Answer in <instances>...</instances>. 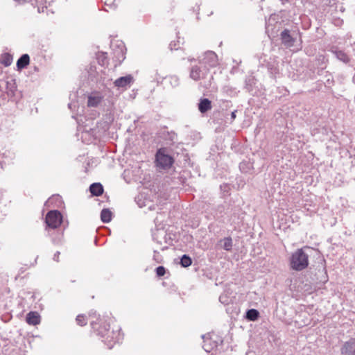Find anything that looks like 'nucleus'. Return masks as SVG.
I'll return each mask as SVG.
<instances>
[{
  "label": "nucleus",
  "instance_id": "nucleus-1",
  "mask_svg": "<svg viewBox=\"0 0 355 355\" xmlns=\"http://www.w3.org/2000/svg\"><path fill=\"white\" fill-rule=\"evenodd\" d=\"M97 325L98 324L96 322H91V326L97 331L98 335L103 338V342L107 345L109 349H112L115 343H119L122 340L123 336L119 331H110L109 324L104 323L103 325L101 324L99 327H97Z\"/></svg>",
  "mask_w": 355,
  "mask_h": 355
},
{
  "label": "nucleus",
  "instance_id": "nucleus-2",
  "mask_svg": "<svg viewBox=\"0 0 355 355\" xmlns=\"http://www.w3.org/2000/svg\"><path fill=\"white\" fill-rule=\"evenodd\" d=\"M305 249L309 248L297 249L295 251L290 258L291 268L301 271L306 268L309 266V254L305 252Z\"/></svg>",
  "mask_w": 355,
  "mask_h": 355
},
{
  "label": "nucleus",
  "instance_id": "nucleus-3",
  "mask_svg": "<svg viewBox=\"0 0 355 355\" xmlns=\"http://www.w3.org/2000/svg\"><path fill=\"white\" fill-rule=\"evenodd\" d=\"M174 162L173 158L166 154V149L161 148L157 150L155 155V164L157 167L167 170L171 168Z\"/></svg>",
  "mask_w": 355,
  "mask_h": 355
},
{
  "label": "nucleus",
  "instance_id": "nucleus-4",
  "mask_svg": "<svg viewBox=\"0 0 355 355\" xmlns=\"http://www.w3.org/2000/svg\"><path fill=\"white\" fill-rule=\"evenodd\" d=\"M62 222V216L58 210L49 211L45 217L46 226L51 229L58 228Z\"/></svg>",
  "mask_w": 355,
  "mask_h": 355
},
{
  "label": "nucleus",
  "instance_id": "nucleus-5",
  "mask_svg": "<svg viewBox=\"0 0 355 355\" xmlns=\"http://www.w3.org/2000/svg\"><path fill=\"white\" fill-rule=\"evenodd\" d=\"M198 63L204 67H208L210 70L218 64V56L215 52L208 51L203 54L202 58H198Z\"/></svg>",
  "mask_w": 355,
  "mask_h": 355
},
{
  "label": "nucleus",
  "instance_id": "nucleus-6",
  "mask_svg": "<svg viewBox=\"0 0 355 355\" xmlns=\"http://www.w3.org/2000/svg\"><path fill=\"white\" fill-rule=\"evenodd\" d=\"M209 73V69L208 67H204L199 64V65H193L191 67L189 76L192 80L198 81L205 79Z\"/></svg>",
  "mask_w": 355,
  "mask_h": 355
},
{
  "label": "nucleus",
  "instance_id": "nucleus-7",
  "mask_svg": "<svg viewBox=\"0 0 355 355\" xmlns=\"http://www.w3.org/2000/svg\"><path fill=\"white\" fill-rule=\"evenodd\" d=\"M5 94L6 95V101L8 100L13 101H17L19 95L17 85L14 80L6 82V92Z\"/></svg>",
  "mask_w": 355,
  "mask_h": 355
},
{
  "label": "nucleus",
  "instance_id": "nucleus-8",
  "mask_svg": "<svg viewBox=\"0 0 355 355\" xmlns=\"http://www.w3.org/2000/svg\"><path fill=\"white\" fill-rule=\"evenodd\" d=\"M103 96L98 92H92L87 98V106L97 107L102 102Z\"/></svg>",
  "mask_w": 355,
  "mask_h": 355
},
{
  "label": "nucleus",
  "instance_id": "nucleus-9",
  "mask_svg": "<svg viewBox=\"0 0 355 355\" xmlns=\"http://www.w3.org/2000/svg\"><path fill=\"white\" fill-rule=\"evenodd\" d=\"M281 40L282 44L286 47H291L294 45L295 39L290 33V31L288 29H284L281 33Z\"/></svg>",
  "mask_w": 355,
  "mask_h": 355
},
{
  "label": "nucleus",
  "instance_id": "nucleus-10",
  "mask_svg": "<svg viewBox=\"0 0 355 355\" xmlns=\"http://www.w3.org/2000/svg\"><path fill=\"white\" fill-rule=\"evenodd\" d=\"M355 347V338H352L345 342L340 348L341 355H352L354 347Z\"/></svg>",
  "mask_w": 355,
  "mask_h": 355
},
{
  "label": "nucleus",
  "instance_id": "nucleus-11",
  "mask_svg": "<svg viewBox=\"0 0 355 355\" xmlns=\"http://www.w3.org/2000/svg\"><path fill=\"white\" fill-rule=\"evenodd\" d=\"M133 82V77L131 75H128L125 76H122L117 78L114 84L116 87L119 88H125L128 86H130L131 83Z\"/></svg>",
  "mask_w": 355,
  "mask_h": 355
},
{
  "label": "nucleus",
  "instance_id": "nucleus-12",
  "mask_svg": "<svg viewBox=\"0 0 355 355\" xmlns=\"http://www.w3.org/2000/svg\"><path fill=\"white\" fill-rule=\"evenodd\" d=\"M318 74L322 76V81L324 82L325 87H331L334 85V80L331 73L324 71V69H321L318 70Z\"/></svg>",
  "mask_w": 355,
  "mask_h": 355
},
{
  "label": "nucleus",
  "instance_id": "nucleus-13",
  "mask_svg": "<svg viewBox=\"0 0 355 355\" xmlns=\"http://www.w3.org/2000/svg\"><path fill=\"white\" fill-rule=\"evenodd\" d=\"M26 320L29 324L36 325L40 322V317L38 313L31 311L26 315Z\"/></svg>",
  "mask_w": 355,
  "mask_h": 355
},
{
  "label": "nucleus",
  "instance_id": "nucleus-14",
  "mask_svg": "<svg viewBox=\"0 0 355 355\" xmlns=\"http://www.w3.org/2000/svg\"><path fill=\"white\" fill-rule=\"evenodd\" d=\"M211 109V102L208 98H201L198 103L199 111L204 114Z\"/></svg>",
  "mask_w": 355,
  "mask_h": 355
},
{
  "label": "nucleus",
  "instance_id": "nucleus-15",
  "mask_svg": "<svg viewBox=\"0 0 355 355\" xmlns=\"http://www.w3.org/2000/svg\"><path fill=\"white\" fill-rule=\"evenodd\" d=\"M30 63V57L28 54H23L17 61V67L19 71L26 68Z\"/></svg>",
  "mask_w": 355,
  "mask_h": 355
},
{
  "label": "nucleus",
  "instance_id": "nucleus-16",
  "mask_svg": "<svg viewBox=\"0 0 355 355\" xmlns=\"http://www.w3.org/2000/svg\"><path fill=\"white\" fill-rule=\"evenodd\" d=\"M89 191L92 196H100L103 193V187L101 183L96 182L90 185Z\"/></svg>",
  "mask_w": 355,
  "mask_h": 355
},
{
  "label": "nucleus",
  "instance_id": "nucleus-17",
  "mask_svg": "<svg viewBox=\"0 0 355 355\" xmlns=\"http://www.w3.org/2000/svg\"><path fill=\"white\" fill-rule=\"evenodd\" d=\"M333 53L336 55V58L343 62L347 64L350 61L349 57L343 51L336 49L332 50Z\"/></svg>",
  "mask_w": 355,
  "mask_h": 355
},
{
  "label": "nucleus",
  "instance_id": "nucleus-18",
  "mask_svg": "<svg viewBox=\"0 0 355 355\" xmlns=\"http://www.w3.org/2000/svg\"><path fill=\"white\" fill-rule=\"evenodd\" d=\"M259 318V312L254 309H248L245 313V318L249 321H256Z\"/></svg>",
  "mask_w": 355,
  "mask_h": 355
},
{
  "label": "nucleus",
  "instance_id": "nucleus-19",
  "mask_svg": "<svg viewBox=\"0 0 355 355\" xmlns=\"http://www.w3.org/2000/svg\"><path fill=\"white\" fill-rule=\"evenodd\" d=\"M256 83V80L253 76L246 77L245 79L244 88L248 92H251L253 90L254 85Z\"/></svg>",
  "mask_w": 355,
  "mask_h": 355
},
{
  "label": "nucleus",
  "instance_id": "nucleus-20",
  "mask_svg": "<svg viewBox=\"0 0 355 355\" xmlns=\"http://www.w3.org/2000/svg\"><path fill=\"white\" fill-rule=\"evenodd\" d=\"M112 213L108 209H103L101 212V219L104 223H107L112 220Z\"/></svg>",
  "mask_w": 355,
  "mask_h": 355
},
{
  "label": "nucleus",
  "instance_id": "nucleus-21",
  "mask_svg": "<svg viewBox=\"0 0 355 355\" xmlns=\"http://www.w3.org/2000/svg\"><path fill=\"white\" fill-rule=\"evenodd\" d=\"M160 137L166 141V144H168V141L173 142L175 139V135L173 132H168V130H162L160 133Z\"/></svg>",
  "mask_w": 355,
  "mask_h": 355
},
{
  "label": "nucleus",
  "instance_id": "nucleus-22",
  "mask_svg": "<svg viewBox=\"0 0 355 355\" xmlns=\"http://www.w3.org/2000/svg\"><path fill=\"white\" fill-rule=\"evenodd\" d=\"M220 243H223L222 248L227 250L230 251L232 250V246H233V242L232 239L230 236L225 237L223 239L220 240Z\"/></svg>",
  "mask_w": 355,
  "mask_h": 355
},
{
  "label": "nucleus",
  "instance_id": "nucleus-23",
  "mask_svg": "<svg viewBox=\"0 0 355 355\" xmlns=\"http://www.w3.org/2000/svg\"><path fill=\"white\" fill-rule=\"evenodd\" d=\"M180 263L182 267L187 268L191 265L192 259L189 255L184 254L182 256V257L180 259Z\"/></svg>",
  "mask_w": 355,
  "mask_h": 355
},
{
  "label": "nucleus",
  "instance_id": "nucleus-24",
  "mask_svg": "<svg viewBox=\"0 0 355 355\" xmlns=\"http://www.w3.org/2000/svg\"><path fill=\"white\" fill-rule=\"evenodd\" d=\"M5 355H22V353L19 347L12 346L5 350Z\"/></svg>",
  "mask_w": 355,
  "mask_h": 355
},
{
  "label": "nucleus",
  "instance_id": "nucleus-25",
  "mask_svg": "<svg viewBox=\"0 0 355 355\" xmlns=\"http://www.w3.org/2000/svg\"><path fill=\"white\" fill-rule=\"evenodd\" d=\"M165 82L169 83L173 87H175L179 85V78L176 76H170L165 78Z\"/></svg>",
  "mask_w": 355,
  "mask_h": 355
},
{
  "label": "nucleus",
  "instance_id": "nucleus-26",
  "mask_svg": "<svg viewBox=\"0 0 355 355\" xmlns=\"http://www.w3.org/2000/svg\"><path fill=\"white\" fill-rule=\"evenodd\" d=\"M46 3V0H35V4L37 7L38 12L40 13L44 12V9L47 8Z\"/></svg>",
  "mask_w": 355,
  "mask_h": 355
},
{
  "label": "nucleus",
  "instance_id": "nucleus-27",
  "mask_svg": "<svg viewBox=\"0 0 355 355\" xmlns=\"http://www.w3.org/2000/svg\"><path fill=\"white\" fill-rule=\"evenodd\" d=\"M97 60H98V62L102 66H105V65L107 64L108 61H107V53L101 52L99 54H98Z\"/></svg>",
  "mask_w": 355,
  "mask_h": 355
},
{
  "label": "nucleus",
  "instance_id": "nucleus-28",
  "mask_svg": "<svg viewBox=\"0 0 355 355\" xmlns=\"http://www.w3.org/2000/svg\"><path fill=\"white\" fill-rule=\"evenodd\" d=\"M12 62V57L8 53L4 54L1 58V63L5 67H8Z\"/></svg>",
  "mask_w": 355,
  "mask_h": 355
},
{
  "label": "nucleus",
  "instance_id": "nucleus-29",
  "mask_svg": "<svg viewBox=\"0 0 355 355\" xmlns=\"http://www.w3.org/2000/svg\"><path fill=\"white\" fill-rule=\"evenodd\" d=\"M164 73H159L157 71H156L155 72V75H154V80L157 83H161L162 80H165V78L166 76H164Z\"/></svg>",
  "mask_w": 355,
  "mask_h": 355
},
{
  "label": "nucleus",
  "instance_id": "nucleus-30",
  "mask_svg": "<svg viewBox=\"0 0 355 355\" xmlns=\"http://www.w3.org/2000/svg\"><path fill=\"white\" fill-rule=\"evenodd\" d=\"M76 321L80 326H84L87 324L85 317L82 315H78L76 318Z\"/></svg>",
  "mask_w": 355,
  "mask_h": 355
},
{
  "label": "nucleus",
  "instance_id": "nucleus-31",
  "mask_svg": "<svg viewBox=\"0 0 355 355\" xmlns=\"http://www.w3.org/2000/svg\"><path fill=\"white\" fill-rule=\"evenodd\" d=\"M202 338L204 339L205 343L203 348L207 352H209L212 349V347H210V345L207 343L208 342H209V339H208L207 336L205 335L202 336Z\"/></svg>",
  "mask_w": 355,
  "mask_h": 355
},
{
  "label": "nucleus",
  "instance_id": "nucleus-32",
  "mask_svg": "<svg viewBox=\"0 0 355 355\" xmlns=\"http://www.w3.org/2000/svg\"><path fill=\"white\" fill-rule=\"evenodd\" d=\"M155 271H156V275L158 277H162L166 273L165 268L164 266H162L157 267L156 269H155Z\"/></svg>",
  "mask_w": 355,
  "mask_h": 355
},
{
  "label": "nucleus",
  "instance_id": "nucleus-33",
  "mask_svg": "<svg viewBox=\"0 0 355 355\" xmlns=\"http://www.w3.org/2000/svg\"><path fill=\"white\" fill-rule=\"evenodd\" d=\"M115 2H116V0H114V1L106 0L105 4L106 6H108L110 8L115 9L117 6V4Z\"/></svg>",
  "mask_w": 355,
  "mask_h": 355
},
{
  "label": "nucleus",
  "instance_id": "nucleus-34",
  "mask_svg": "<svg viewBox=\"0 0 355 355\" xmlns=\"http://www.w3.org/2000/svg\"><path fill=\"white\" fill-rule=\"evenodd\" d=\"M169 48L172 51V50H178L179 47L177 46V43L175 41H173L169 44Z\"/></svg>",
  "mask_w": 355,
  "mask_h": 355
},
{
  "label": "nucleus",
  "instance_id": "nucleus-35",
  "mask_svg": "<svg viewBox=\"0 0 355 355\" xmlns=\"http://www.w3.org/2000/svg\"><path fill=\"white\" fill-rule=\"evenodd\" d=\"M60 254V252L59 251H57L53 256V260L58 262L59 261V256Z\"/></svg>",
  "mask_w": 355,
  "mask_h": 355
},
{
  "label": "nucleus",
  "instance_id": "nucleus-36",
  "mask_svg": "<svg viewBox=\"0 0 355 355\" xmlns=\"http://www.w3.org/2000/svg\"><path fill=\"white\" fill-rule=\"evenodd\" d=\"M213 78H214L213 76H211V77H210V80H209L208 81V83H206L204 86H205V87H207V88L209 86H210V85H211V80H213Z\"/></svg>",
  "mask_w": 355,
  "mask_h": 355
},
{
  "label": "nucleus",
  "instance_id": "nucleus-37",
  "mask_svg": "<svg viewBox=\"0 0 355 355\" xmlns=\"http://www.w3.org/2000/svg\"><path fill=\"white\" fill-rule=\"evenodd\" d=\"M236 110L231 113V119H232V121H233V120H234L236 119Z\"/></svg>",
  "mask_w": 355,
  "mask_h": 355
},
{
  "label": "nucleus",
  "instance_id": "nucleus-38",
  "mask_svg": "<svg viewBox=\"0 0 355 355\" xmlns=\"http://www.w3.org/2000/svg\"><path fill=\"white\" fill-rule=\"evenodd\" d=\"M123 48H124V46L123 45L122 46V48L121 49V58L123 60L125 58L124 57V54H123Z\"/></svg>",
  "mask_w": 355,
  "mask_h": 355
},
{
  "label": "nucleus",
  "instance_id": "nucleus-39",
  "mask_svg": "<svg viewBox=\"0 0 355 355\" xmlns=\"http://www.w3.org/2000/svg\"><path fill=\"white\" fill-rule=\"evenodd\" d=\"M245 164H245V163H244V162H242V163H241V164H240V165H239V168H240V170H241V171H243V166H244Z\"/></svg>",
  "mask_w": 355,
  "mask_h": 355
},
{
  "label": "nucleus",
  "instance_id": "nucleus-40",
  "mask_svg": "<svg viewBox=\"0 0 355 355\" xmlns=\"http://www.w3.org/2000/svg\"><path fill=\"white\" fill-rule=\"evenodd\" d=\"M188 60H189V61H190V62H192V61L195 60V59H194V58H189Z\"/></svg>",
  "mask_w": 355,
  "mask_h": 355
},
{
  "label": "nucleus",
  "instance_id": "nucleus-41",
  "mask_svg": "<svg viewBox=\"0 0 355 355\" xmlns=\"http://www.w3.org/2000/svg\"><path fill=\"white\" fill-rule=\"evenodd\" d=\"M340 10L341 11H343L344 10V8H343V6H340Z\"/></svg>",
  "mask_w": 355,
  "mask_h": 355
},
{
  "label": "nucleus",
  "instance_id": "nucleus-42",
  "mask_svg": "<svg viewBox=\"0 0 355 355\" xmlns=\"http://www.w3.org/2000/svg\"><path fill=\"white\" fill-rule=\"evenodd\" d=\"M353 81L355 83V74H354V76L353 78Z\"/></svg>",
  "mask_w": 355,
  "mask_h": 355
}]
</instances>
